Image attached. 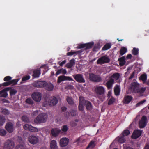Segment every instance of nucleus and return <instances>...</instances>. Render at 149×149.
Segmentation results:
<instances>
[{
	"mask_svg": "<svg viewBox=\"0 0 149 149\" xmlns=\"http://www.w3.org/2000/svg\"><path fill=\"white\" fill-rule=\"evenodd\" d=\"M32 84L34 87L38 88L44 87L46 90L49 91H52L54 87L51 83H48L44 81H35Z\"/></svg>",
	"mask_w": 149,
	"mask_h": 149,
	"instance_id": "1",
	"label": "nucleus"
},
{
	"mask_svg": "<svg viewBox=\"0 0 149 149\" xmlns=\"http://www.w3.org/2000/svg\"><path fill=\"white\" fill-rule=\"evenodd\" d=\"M140 85L136 80H133L131 84L130 88L131 91L133 93L142 94L146 90L145 87L139 88Z\"/></svg>",
	"mask_w": 149,
	"mask_h": 149,
	"instance_id": "2",
	"label": "nucleus"
},
{
	"mask_svg": "<svg viewBox=\"0 0 149 149\" xmlns=\"http://www.w3.org/2000/svg\"><path fill=\"white\" fill-rule=\"evenodd\" d=\"M47 118L46 114L42 113L39 114L34 120L35 123H40L46 122Z\"/></svg>",
	"mask_w": 149,
	"mask_h": 149,
	"instance_id": "3",
	"label": "nucleus"
},
{
	"mask_svg": "<svg viewBox=\"0 0 149 149\" xmlns=\"http://www.w3.org/2000/svg\"><path fill=\"white\" fill-rule=\"evenodd\" d=\"M89 79L90 81L95 82H100L102 80V78L100 76L93 73L89 74Z\"/></svg>",
	"mask_w": 149,
	"mask_h": 149,
	"instance_id": "4",
	"label": "nucleus"
},
{
	"mask_svg": "<svg viewBox=\"0 0 149 149\" xmlns=\"http://www.w3.org/2000/svg\"><path fill=\"white\" fill-rule=\"evenodd\" d=\"M15 147V143L12 140L8 139L4 143V149H13Z\"/></svg>",
	"mask_w": 149,
	"mask_h": 149,
	"instance_id": "5",
	"label": "nucleus"
},
{
	"mask_svg": "<svg viewBox=\"0 0 149 149\" xmlns=\"http://www.w3.org/2000/svg\"><path fill=\"white\" fill-rule=\"evenodd\" d=\"M110 61L109 58L106 56L101 57L97 61V64H102L108 63Z\"/></svg>",
	"mask_w": 149,
	"mask_h": 149,
	"instance_id": "6",
	"label": "nucleus"
},
{
	"mask_svg": "<svg viewBox=\"0 0 149 149\" xmlns=\"http://www.w3.org/2000/svg\"><path fill=\"white\" fill-rule=\"evenodd\" d=\"M104 88L101 86H97L95 88V91L96 93L98 95H102L105 93Z\"/></svg>",
	"mask_w": 149,
	"mask_h": 149,
	"instance_id": "7",
	"label": "nucleus"
},
{
	"mask_svg": "<svg viewBox=\"0 0 149 149\" xmlns=\"http://www.w3.org/2000/svg\"><path fill=\"white\" fill-rule=\"evenodd\" d=\"M31 96L34 100L36 102H39L41 99L42 94L40 92H34L32 93Z\"/></svg>",
	"mask_w": 149,
	"mask_h": 149,
	"instance_id": "8",
	"label": "nucleus"
},
{
	"mask_svg": "<svg viewBox=\"0 0 149 149\" xmlns=\"http://www.w3.org/2000/svg\"><path fill=\"white\" fill-rule=\"evenodd\" d=\"M24 128L27 130L32 132H36L38 131V129L36 127H34L28 124H26L23 126Z\"/></svg>",
	"mask_w": 149,
	"mask_h": 149,
	"instance_id": "9",
	"label": "nucleus"
},
{
	"mask_svg": "<svg viewBox=\"0 0 149 149\" xmlns=\"http://www.w3.org/2000/svg\"><path fill=\"white\" fill-rule=\"evenodd\" d=\"M147 123V119L145 116H143L141 118V119L139 121V127L140 128L144 127Z\"/></svg>",
	"mask_w": 149,
	"mask_h": 149,
	"instance_id": "10",
	"label": "nucleus"
},
{
	"mask_svg": "<svg viewBox=\"0 0 149 149\" xmlns=\"http://www.w3.org/2000/svg\"><path fill=\"white\" fill-rule=\"evenodd\" d=\"M76 81L79 83H84L85 81L81 74H77L73 75Z\"/></svg>",
	"mask_w": 149,
	"mask_h": 149,
	"instance_id": "11",
	"label": "nucleus"
},
{
	"mask_svg": "<svg viewBox=\"0 0 149 149\" xmlns=\"http://www.w3.org/2000/svg\"><path fill=\"white\" fill-rule=\"evenodd\" d=\"M38 138L37 136L32 135L28 138V140L29 142L33 144H36L38 141Z\"/></svg>",
	"mask_w": 149,
	"mask_h": 149,
	"instance_id": "12",
	"label": "nucleus"
},
{
	"mask_svg": "<svg viewBox=\"0 0 149 149\" xmlns=\"http://www.w3.org/2000/svg\"><path fill=\"white\" fill-rule=\"evenodd\" d=\"M69 140L66 138H63L61 139L60 144L61 146L64 147L68 145L69 143Z\"/></svg>",
	"mask_w": 149,
	"mask_h": 149,
	"instance_id": "13",
	"label": "nucleus"
},
{
	"mask_svg": "<svg viewBox=\"0 0 149 149\" xmlns=\"http://www.w3.org/2000/svg\"><path fill=\"white\" fill-rule=\"evenodd\" d=\"M51 134L54 137H56L59 134L61 130L58 128H52L51 130Z\"/></svg>",
	"mask_w": 149,
	"mask_h": 149,
	"instance_id": "14",
	"label": "nucleus"
},
{
	"mask_svg": "<svg viewBox=\"0 0 149 149\" xmlns=\"http://www.w3.org/2000/svg\"><path fill=\"white\" fill-rule=\"evenodd\" d=\"M141 134V131L138 130H136L133 132L131 137L133 139H136L139 138Z\"/></svg>",
	"mask_w": 149,
	"mask_h": 149,
	"instance_id": "15",
	"label": "nucleus"
},
{
	"mask_svg": "<svg viewBox=\"0 0 149 149\" xmlns=\"http://www.w3.org/2000/svg\"><path fill=\"white\" fill-rule=\"evenodd\" d=\"M6 130L9 133H12L13 130V124L10 122L8 123L5 126Z\"/></svg>",
	"mask_w": 149,
	"mask_h": 149,
	"instance_id": "16",
	"label": "nucleus"
},
{
	"mask_svg": "<svg viewBox=\"0 0 149 149\" xmlns=\"http://www.w3.org/2000/svg\"><path fill=\"white\" fill-rule=\"evenodd\" d=\"M58 102V99L55 97H53L49 101V105L51 106L56 105Z\"/></svg>",
	"mask_w": 149,
	"mask_h": 149,
	"instance_id": "17",
	"label": "nucleus"
},
{
	"mask_svg": "<svg viewBox=\"0 0 149 149\" xmlns=\"http://www.w3.org/2000/svg\"><path fill=\"white\" fill-rule=\"evenodd\" d=\"M114 80L113 78H110V79L106 83V86L108 89H111L113 84L114 83Z\"/></svg>",
	"mask_w": 149,
	"mask_h": 149,
	"instance_id": "18",
	"label": "nucleus"
},
{
	"mask_svg": "<svg viewBox=\"0 0 149 149\" xmlns=\"http://www.w3.org/2000/svg\"><path fill=\"white\" fill-rule=\"evenodd\" d=\"M132 99V97L129 95L125 96L123 100V102L124 103L127 104L129 103Z\"/></svg>",
	"mask_w": 149,
	"mask_h": 149,
	"instance_id": "19",
	"label": "nucleus"
},
{
	"mask_svg": "<svg viewBox=\"0 0 149 149\" xmlns=\"http://www.w3.org/2000/svg\"><path fill=\"white\" fill-rule=\"evenodd\" d=\"M147 79V75L146 74H142L139 78V80H141L143 84L146 83Z\"/></svg>",
	"mask_w": 149,
	"mask_h": 149,
	"instance_id": "20",
	"label": "nucleus"
},
{
	"mask_svg": "<svg viewBox=\"0 0 149 149\" xmlns=\"http://www.w3.org/2000/svg\"><path fill=\"white\" fill-rule=\"evenodd\" d=\"M114 91L115 94L116 96H118L120 95V89L119 86L118 85H116L114 87Z\"/></svg>",
	"mask_w": 149,
	"mask_h": 149,
	"instance_id": "21",
	"label": "nucleus"
},
{
	"mask_svg": "<svg viewBox=\"0 0 149 149\" xmlns=\"http://www.w3.org/2000/svg\"><path fill=\"white\" fill-rule=\"evenodd\" d=\"M83 51L82 50L78 51H73L71 50V51L68 52L67 53V55L72 56L74 54H77L81 53L83 52Z\"/></svg>",
	"mask_w": 149,
	"mask_h": 149,
	"instance_id": "22",
	"label": "nucleus"
},
{
	"mask_svg": "<svg viewBox=\"0 0 149 149\" xmlns=\"http://www.w3.org/2000/svg\"><path fill=\"white\" fill-rule=\"evenodd\" d=\"M50 146L51 149H57V146L56 142L55 140L52 141L50 143Z\"/></svg>",
	"mask_w": 149,
	"mask_h": 149,
	"instance_id": "23",
	"label": "nucleus"
},
{
	"mask_svg": "<svg viewBox=\"0 0 149 149\" xmlns=\"http://www.w3.org/2000/svg\"><path fill=\"white\" fill-rule=\"evenodd\" d=\"M125 57L124 56H122L120 58H118V60L119 61V65L120 66H123L125 65Z\"/></svg>",
	"mask_w": 149,
	"mask_h": 149,
	"instance_id": "24",
	"label": "nucleus"
},
{
	"mask_svg": "<svg viewBox=\"0 0 149 149\" xmlns=\"http://www.w3.org/2000/svg\"><path fill=\"white\" fill-rule=\"evenodd\" d=\"M33 76L34 78L38 77L41 74L40 70H36L33 71Z\"/></svg>",
	"mask_w": 149,
	"mask_h": 149,
	"instance_id": "25",
	"label": "nucleus"
},
{
	"mask_svg": "<svg viewBox=\"0 0 149 149\" xmlns=\"http://www.w3.org/2000/svg\"><path fill=\"white\" fill-rule=\"evenodd\" d=\"M85 50H87L91 48L94 45V42H93L85 43Z\"/></svg>",
	"mask_w": 149,
	"mask_h": 149,
	"instance_id": "26",
	"label": "nucleus"
},
{
	"mask_svg": "<svg viewBox=\"0 0 149 149\" xmlns=\"http://www.w3.org/2000/svg\"><path fill=\"white\" fill-rule=\"evenodd\" d=\"M87 101L85 100L83 97L80 96L79 97V104L85 105Z\"/></svg>",
	"mask_w": 149,
	"mask_h": 149,
	"instance_id": "27",
	"label": "nucleus"
},
{
	"mask_svg": "<svg viewBox=\"0 0 149 149\" xmlns=\"http://www.w3.org/2000/svg\"><path fill=\"white\" fill-rule=\"evenodd\" d=\"M127 49L126 47H122L120 50V54L121 56L127 52Z\"/></svg>",
	"mask_w": 149,
	"mask_h": 149,
	"instance_id": "28",
	"label": "nucleus"
},
{
	"mask_svg": "<svg viewBox=\"0 0 149 149\" xmlns=\"http://www.w3.org/2000/svg\"><path fill=\"white\" fill-rule=\"evenodd\" d=\"M4 90L0 91V97L6 98L8 95L7 92H5Z\"/></svg>",
	"mask_w": 149,
	"mask_h": 149,
	"instance_id": "29",
	"label": "nucleus"
},
{
	"mask_svg": "<svg viewBox=\"0 0 149 149\" xmlns=\"http://www.w3.org/2000/svg\"><path fill=\"white\" fill-rule=\"evenodd\" d=\"M111 44L110 43H106L103 47L102 49V50H106L109 49L111 46Z\"/></svg>",
	"mask_w": 149,
	"mask_h": 149,
	"instance_id": "30",
	"label": "nucleus"
},
{
	"mask_svg": "<svg viewBox=\"0 0 149 149\" xmlns=\"http://www.w3.org/2000/svg\"><path fill=\"white\" fill-rule=\"evenodd\" d=\"M66 100L68 104H69L72 105L74 104V102L72 98L70 97L67 96Z\"/></svg>",
	"mask_w": 149,
	"mask_h": 149,
	"instance_id": "31",
	"label": "nucleus"
},
{
	"mask_svg": "<svg viewBox=\"0 0 149 149\" xmlns=\"http://www.w3.org/2000/svg\"><path fill=\"white\" fill-rule=\"evenodd\" d=\"M118 142L123 143L125 141V139L124 138V136H122L118 138Z\"/></svg>",
	"mask_w": 149,
	"mask_h": 149,
	"instance_id": "32",
	"label": "nucleus"
},
{
	"mask_svg": "<svg viewBox=\"0 0 149 149\" xmlns=\"http://www.w3.org/2000/svg\"><path fill=\"white\" fill-rule=\"evenodd\" d=\"M132 53L134 55H138L139 53V49L135 47L133 48L132 50Z\"/></svg>",
	"mask_w": 149,
	"mask_h": 149,
	"instance_id": "33",
	"label": "nucleus"
},
{
	"mask_svg": "<svg viewBox=\"0 0 149 149\" xmlns=\"http://www.w3.org/2000/svg\"><path fill=\"white\" fill-rule=\"evenodd\" d=\"M65 81V76L63 75L60 76L58 77L57 83H60L62 81Z\"/></svg>",
	"mask_w": 149,
	"mask_h": 149,
	"instance_id": "34",
	"label": "nucleus"
},
{
	"mask_svg": "<svg viewBox=\"0 0 149 149\" xmlns=\"http://www.w3.org/2000/svg\"><path fill=\"white\" fill-rule=\"evenodd\" d=\"M86 107L88 110H90L92 109V105L91 102L89 101H87L86 103Z\"/></svg>",
	"mask_w": 149,
	"mask_h": 149,
	"instance_id": "35",
	"label": "nucleus"
},
{
	"mask_svg": "<svg viewBox=\"0 0 149 149\" xmlns=\"http://www.w3.org/2000/svg\"><path fill=\"white\" fill-rule=\"evenodd\" d=\"M19 79H18L12 80L10 81V84L12 85H16L19 81Z\"/></svg>",
	"mask_w": 149,
	"mask_h": 149,
	"instance_id": "36",
	"label": "nucleus"
},
{
	"mask_svg": "<svg viewBox=\"0 0 149 149\" xmlns=\"http://www.w3.org/2000/svg\"><path fill=\"white\" fill-rule=\"evenodd\" d=\"M100 48V46L99 44H97L95 45L94 46L93 50L94 52H96L98 51Z\"/></svg>",
	"mask_w": 149,
	"mask_h": 149,
	"instance_id": "37",
	"label": "nucleus"
},
{
	"mask_svg": "<svg viewBox=\"0 0 149 149\" xmlns=\"http://www.w3.org/2000/svg\"><path fill=\"white\" fill-rule=\"evenodd\" d=\"M116 79V80L118 79L120 77V74L118 73H116L113 74L110 77V78H112Z\"/></svg>",
	"mask_w": 149,
	"mask_h": 149,
	"instance_id": "38",
	"label": "nucleus"
},
{
	"mask_svg": "<svg viewBox=\"0 0 149 149\" xmlns=\"http://www.w3.org/2000/svg\"><path fill=\"white\" fill-rule=\"evenodd\" d=\"M22 120L23 121L27 123L29 121L28 117L26 116L25 115L23 116H22Z\"/></svg>",
	"mask_w": 149,
	"mask_h": 149,
	"instance_id": "39",
	"label": "nucleus"
},
{
	"mask_svg": "<svg viewBox=\"0 0 149 149\" xmlns=\"http://www.w3.org/2000/svg\"><path fill=\"white\" fill-rule=\"evenodd\" d=\"M94 142L93 141H91L88 145V146L86 149H89L90 147L92 148L94 147Z\"/></svg>",
	"mask_w": 149,
	"mask_h": 149,
	"instance_id": "40",
	"label": "nucleus"
},
{
	"mask_svg": "<svg viewBox=\"0 0 149 149\" xmlns=\"http://www.w3.org/2000/svg\"><path fill=\"white\" fill-rule=\"evenodd\" d=\"M130 134V131L128 130H124L122 132V136H127Z\"/></svg>",
	"mask_w": 149,
	"mask_h": 149,
	"instance_id": "41",
	"label": "nucleus"
},
{
	"mask_svg": "<svg viewBox=\"0 0 149 149\" xmlns=\"http://www.w3.org/2000/svg\"><path fill=\"white\" fill-rule=\"evenodd\" d=\"M115 101V99L111 97L109 99L108 103V105H110L112 104Z\"/></svg>",
	"mask_w": 149,
	"mask_h": 149,
	"instance_id": "42",
	"label": "nucleus"
},
{
	"mask_svg": "<svg viewBox=\"0 0 149 149\" xmlns=\"http://www.w3.org/2000/svg\"><path fill=\"white\" fill-rule=\"evenodd\" d=\"M5 122L4 118L3 116H0V126L3 125Z\"/></svg>",
	"mask_w": 149,
	"mask_h": 149,
	"instance_id": "43",
	"label": "nucleus"
},
{
	"mask_svg": "<svg viewBox=\"0 0 149 149\" xmlns=\"http://www.w3.org/2000/svg\"><path fill=\"white\" fill-rule=\"evenodd\" d=\"M7 133L6 131L4 129H0V135L3 136L6 135Z\"/></svg>",
	"mask_w": 149,
	"mask_h": 149,
	"instance_id": "44",
	"label": "nucleus"
},
{
	"mask_svg": "<svg viewBox=\"0 0 149 149\" xmlns=\"http://www.w3.org/2000/svg\"><path fill=\"white\" fill-rule=\"evenodd\" d=\"M17 92V91L16 90L14 89H11L10 91V95L12 96V95H15Z\"/></svg>",
	"mask_w": 149,
	"mask_h": 149,
	"instance_id": "45",
	"label": "nucleus"
},
{
	"mask_svg": "<svg viewBox=\"0 0 149 149\" xmlns=\"http://www.w3.org/2000/svg\"><path fill=\"white\" fill-rule=\"evenodd\" d=\"M15 149H25L24 146L23 145H17L15 147Z\"/></svg>",
	"mask_w": 149,
	"mask_h": 149,
	"instance_id": "46",
	"label": "nucleus"
},
{
	"mask_svg": "<svg viewBox=\"0 0 149 149\" xmlns=\"http://www.w3.org/2000/svg\"><path fill=\"white\" fill-rule=\"evenodd\" d=\"M61 130L63 132H66L68 130V126L67 125H65L62 126Z\"/></svg>",
	"mask_w": 149,
	"mask_h": 149,
	"instance_id": "47",
	"label": "nucleus"
},
{
	"mask_svg": "<svg viewBox=\"0 0 149 149\" xmlns=\"http://www.w3.org/2000/svg\"><path fill=\"white\" fill-rule=\"evenodd\" d=\"M27 103L31 104H33V102L32 100L30 98H27L26 100Z\"/></svg>",
	"mask_w": 149,
	"mask_h": 149,
	"instance_id": "48",
	"label": "nucleus"
},
{
	"mask_svg": "<svg viewBox=\"0 0 149 149\" xmlns=\"http://www.w3.org/2000/svg\"><path fill=\"white\" fill-rule=\"evenodd\" d=\"M12 77L10 76H7L5 77L3 79L4 81H9L11 80Z\"/></svg>",
	"mask_w": 149,
	"mask_h": 149,
	"instance_id": "49",
	"label": "nucleus"
},
{
	"mask_svg": "<svg viewBox=\"0 0 149 149\" xmlns=\"http://www.w3.org/2000/svg\"><path fill=\"white\" fill-rule=\"evenodd\" d=\"M30 78V77L29 75H27L24 77L22 79V81H25L29 79Z\"/></svg>",
	"mask_w": 149,
	"mask_h": 149,
	"instance_id": "50",
	"label": "nucleus"
},
{
	"mask_svg": "<svg viewBox=\"0 0 149 149\" xmlns=\"http://www.w3.org/2000/svg\"><path fill=\"white\" fill-rule=\"evenodd\" d=\"M71 115L72 116H74L76 115L77 111L76 110H72L70 111Z\"/></svg>",
	"mask_w": 149,
	"mask_h": 149,
	"instance_id": "51",
	"label": "nucleus"
},
{
	"mask_svg": "<svg viewBox=\"0 0 149 149\" xmlns=\"http://www.w3.org/2000/svg\"><path fill=\"white\" fill-rule=\"evenodd\" d=\"M84 105L79 104L78 108L79 110L80 111H82L84 109Z\"/></svg>",
	"mask_w": 149,
	"mask_h": 149,
	"instance_id": "52",
	"label": "nucleus"
},
{
	"mask_svg": "<svg viewBox=\"0 0 149 149\" xmlns=\"http://www.w3.org/2000/svg\"><path fill=\"white\" fill-rule=\"evenodd\" d=\"M65 81H73L72 78L69 76H65Z\"/></svg>",
	"mask_w": 149,
	"mask_h": 149,
	"instance_id": "53",
	"label": "nucleus"
},
{
	"mask_svg": "<svg viewBox=\"0 0 149 149\" xmlns=\"http://www.w3.org/2000/svg\"><path fill=\"white\" fill-rule=\"evenodd\" d=\"M85 47V44H80L78 46L77 48L79 49H81Z\"/></svg>",
	"mask_w": 149,
	"mask_h": 149,
	"instance_id": "54",
	"label": "nucleus"
},
{
	"mask_svg": "<svg viewBox=\"0 0 149 149\" xmlns=\"http://www.w3.org/2000/svg\"><path fill=\"white\" fill-rule=\"evenodd\" d=\"M3 113L6 115H8L9 113V111L6 109H4L3 110Z\"/></svg>",
	"mask_w": 149,
	"mask_h": 149,
	"instance_id": "55",
	"label": "nucleus"
},
{
	"mask_svg": "<svg viewBox=\"0 0 149 149\" xmlns=\"http://www.w3.org/2000/svg\"><path fill=\"white\" fill-rule=\"evenodd\" d=\"M75 59H72L70 61V63L72 65V66H73L75 64Z\"/></svg>",
	"mask_w": 149,
	"mask_h": 149,
	"instance_id": "56",
	"label": "nucleus"
},
{
	"mask_svg": "<svg viewBox=\"0 0 149 149\" xmlns=\"http://www.w3.org/2000/svg\"><path fill=\"white\" fill-rule=\"evenodd\" d=\"M10 85V81L4 82L2 84V85L4 86H7Z\"/></svg>",
	"mask_w": 149,
	"mask_h": 149,
	"instance_id": "57",
	"label": "nucleus"
},
{
	"mask_svg": "<svg viewBox=\"0 0 149 149\" xmlns=\"http://www.w3.org/2000/svg\"><path fill=\"white\" fill-rule=\"evenodd\" d=\"M146 101V100H144L142 101H141L140 102H139L136 105L137 106H139L140 104H142L143 103H144Z\"/></svg>",
	"mask_w": 149,
	"mask_h": 149,
	"instance_id": "58",
	"label": "nucleus"
},
{
	"mask_svg": "<svg viewBox=\"0 0 149 149\" xmlns=\"http://www.w3.org/2000/svg\"><path fill=\"white\" fill-rule=\"evenodd\" d=\"M134 74H135V72H133L131 74V75L130 76V77H129V79H131L134 76Z\"/></svg>",
	"mask_w": 149,
	"mask_h": 149,
	"instance_id": "59",
	"label": "nucleus"
},
{
	"mask_svg": "<svg viewBox=\"0 0 149 149\" xmlns=\"http://www.w3.org/2000/svg\"><path fill=\"white\" fill-rule=\"evenodd\" d=\"M38 110H36L32 113V115L33 116H36L38 114Z\"/></svg>",
	"mask_w": 149,
	"mask_h": 149,
	"instance_id": "60",
	"label": "nucleus"
},
{
	"mask_svg": "<svg viewBox=\"0 0 149 149\" xmlns=\"http://www.w3.org/2000/svg\"><path fill=\"white\" fill-rule=\"evenodd\" d=\"M67 67L68 68H71L72 66L70 63H68L66 65Z\"/></svg>",
	"mask_w": 149,
	"mask_h": 149,
	"instance_id": "61",
	"label": "nucleus"
},
{
	"mask_svg": "<svg viewBox=\"0 0 149 149\" xmlns=\"http://www.w3.org/2000/svg\"><path fill=\"white\" fill-rule=\"evenodd\" d=\"M61 71L62 74H65L67 73V71L65 69H61Z\"/></svg>",
	"mask_w": 149,
	"mask_h": 149,
	"instance_id": "62",
	"label": "nucleus"
},
{
	"mask_svg": "<svg viewBox=\"0 0 149 149\" xmlns=\"http://www.w3.org/2000/svg\"><path fill=\"white\" fill-rule=\"evenodd\" d=\"M66 62V61L64 60L62 61L60 64V66H62L64 64H65Z\"/></svg>",
	"mask_w": 149,
	"mask_h": 149,
	"instance_id": "63",
	"label": "nucleus"
},
{
	"mask_svg": "<svg viewBox=\"0 0 149 149\" xmlns=\"http://www.w3.org/2000/svg\"><path fill=\"white\" fill-rule=\"evenodd\" d=\"M132 57V55L131 54H128L126 57V58L127 59H130Z\"/></svg>",
	"mask_w": 149,
	"mask_h": 149,
	"instance_id": "64",
	"label": "nucleus"
}]
</instances>
